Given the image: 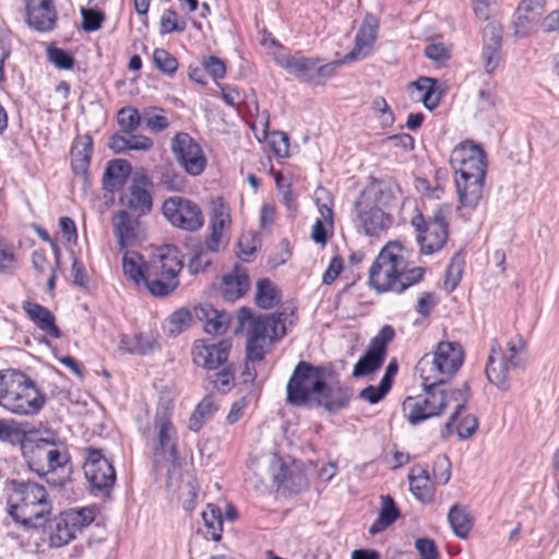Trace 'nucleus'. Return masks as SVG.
Segmentation results:
<instances>
[{
    "instance_id": "58",
    "label": "nucleus",
    "mask_w": 559,
    "mask_h": 559,
    "mask_svg": "<svg viewBox=\"0 0 559 559\" xmlns=\"http://www.w3.org/2000/svg\"><path fill=\"white\" fill-rule=\"evenodd\" d=\"M525 342L521 336H516L515 338H512L508 343V352L509 357H507V360L510 362V365L513 368H522L524 366V360L519 356L520 353L524 349Z\"/></svg>"
},
{
    "instance_id": "23",
    "label": "nucleus",
    "mask_w": 559,
    "mask_h": 559,
    "mask_svg": "<svg viewBox=\"0 0 559 559\" xmlns=\"http://www.w3.org/2000/svg\"><path fill=\"white\" fill-rule=\"evenodd\" d=\"M350 399V389L341 383L338 374L332 369V374L326 380L322 391L318 393L314 402L326 411L335 413L345 408Z\"/></svg>"
},
{
    "instance_id": "19",
    "label": "nucleus",
    "mask_w": 559,
    "mask_h": 559,
    "mask_svg": "<svg viewBox=\"0 0 559 559\" xmlns=\"http://www.w3.org/2000/svg\"><path fill=\"white\" fill-rule=\"evenodd\" d=\"M183 267V260L181 252L175 246H166L159 250V252L152 258L146 265V269L152 270L153 275L156 272L166 274L168 277V284L162 285L155 284L158 287L157 292H162L165 288H177L179 286V273Z\"/></svg>"
},
{
    "instance_id": "53",
    "label": "nucleus",
    "mask_w": 559,
    "mask_h": 559,
    "mask_svg": "<svg viewBox=\"0 0 559 559\" xmlns=\"http://www.w3.org/2000/svg\"><path fill=\"white\" fill-rule=\"evenodd\" d=\"M537 21L538 19L536 16L520 12L518 9L513 21L514 36L518 38L528 36L533 32Z\"/></svg>"
},
{
    "instance_id": "16",
    "label": "nucleus",
    "mask_w": 559,
    "mask_h": 559,
    "mask_svg": "<svg viewBox=\"0 0 559 559\" xmlns=\"http://www.w3.org/2000/svg\"><path fill=\"white\" fill-rule=\"evenodd\" d=\"M395 336V331L391 325H384L379 333L371 338L366 353L355 364L353 369L354 378H361L374 373L383 365L388 344Z\"/></svg>"
},
{
    "instance_id": "14",
    "label": "nucleus",
    "mask_w": 559,
    "mask_h": 559,
    "mask_svg": "<svg viewBox=\"0 0 559 559\" xmlns=\"http://www.w3.org/2000/svg\"><path fill=\"white\" fill-rule=\"evenodd\" d=\"M162 212L174 227L186 231H198L204 225V215L200 205L180 195L167 198L163 202Z\"/></svg>"
},
{
    "instance_id": "9",
    "label": "nucleus",
    "mask_w": 559,
    "mask_h": 559,
    "mask_svg": "<svg viewBox=\"0 0 559 559\" xmlns=\"http://www.w3.org/2000/svg\"><path fill=\"white\" fill-rule=\"evenodd\" d=\"M25 457L29 468L40 477L60 473L58 479H47V483L62 485L69 478L70 457L61 443L39 438L25 452Z\"/></svg>"
},
{
    "instance_id": "7",
    "label": "nucleus",
    "mask_w": 559,
    "mask_h": 559,
    "mask_svg": "<svg viewBox=\"0 0 559 559\" xmlns=\"http://www.w3.org/2000/svg\"><path fill=\"white\" fill-rule=\"evenodd\" d=\"M394 197L381 183L366 188L356 201L357 218L366 235L378 237L392 225V216L385 212Z\"/></svg>"
},
{
    "instance_id": "59",
    "label": "nucleus",
    "mask_w": 559,
    "mask_h": 559,
    "mask_svg": "<svg viewBox=\"0 0 559 559\" xmlns=\"http://www.w3.org/2000/svg\"><path fill=\"white\" fill-rule=\"evenodd\" d=\"M202 66L214 80L223 79L226 74L225 62L218 57L209 56L203 58Z\"/></svg>"
},
{
    "instance_id": "49",
    "label": "nucleus",
    "mask_w": 559,
    "mask_h": 559,
    "mask_svg": "<svg viewBox=\"0 0 559 559\" xmlns=\"http://www.w3.org/2000/svg\"><path fill=\"white\" fill-rule=\"evenodd\" d=\"M117 120L120 126L119 131H136L140 127L143 116L135 107H123L118 111Z\"/></svg>"
},
{
    "instance_id": "46",
    "label": "nucleus",
    "mask_w": 559,
    "mask_h": 559,
    "mask_svg": "<svg viewBox=\"0 0 559 559\" xmlns=\"http://www.w3.org/2000/svg\"><path fill=\"white\" fill-rule=\"evenodd\" d=\"M25 438V432L12 419L0 418V442L16 445Z\"/></svg>"
},
{
    "instance_id": "31",
    "label": "nucleus",
    "mask_w": 559,
    "mask_h": 559,
    "mask_svg": "<svg viewBox=\"0 0 559 559\" xmlns=\"http://www.w3.org/2000/svg\"><path fill=\"white\" fill-rule=\"evenodd\" d=\"M28 24L39 32L53 29L57 12L52 0H41L37 7L27 9Z\"/></svg>"
},
{
    "instance_id": "22",
    "label": "nucleus",
    "mask_w": 559,
    "mask_h": 559,
    "mask_svg": "<svg viewBox=\"0 0 559 559\" xmlns=\"http://www.w3.org/2000/svg\"><path fill=\"white\" fill-rule=\"evenodd\" d=\"M153 188L152 179L144 170L136 171L128 188L126 195V205L139 215L148 214L152 211L153 200L151 190Z\"/></svg>"
},
{
    "instance_id": "29",
    "label": "nucleus",
    "mask_w": 559,
    "mask_h": 559,
    "mask_svg": "<svg viewBox=\"0 0 559 559\" xmlns=\"http://www.w3.org/2000/svg\"><path fill=\"white\" fill-rule=\"evenodd\" d=\"M249 275L245 269L236 265L231 273L226 274L222 281V296L226 301L241 298L249 289Z\"/></svg>"
},
{
    "instance_id": "11",
    "label": "nucleus",
    "mask_w": 559,
    "mask_h": 559,
    "mask_svg": "<svg viewBox=\"0 0 559 559\" xmlns=\"http://www.w3.org/2000/svg\"><path fill=\"white\" fill-rule=\"evenodd\" d=\"M450 210V205L443 204L427 218L421 213H417L412 218L411 225L416 231L420 253L431 255L445 246L449 237L447 216Z\"/></svg>"
},
{
    "instance_id": "25",
    "label": "nucleus",
    "mask_w": 559,
    "mask_h": 559,
    "mask_svg": "<svg viewBox=\"0 0 559 559\" xmlns=\"http://www.w3.org/2000/svg\"><path fill=\"white\" fill-rule=\"evenodd\" d=\"M111 223L112 233L117 238V243L121 250L134 246L141 238V222L128 211H118L112 216Z\"/></svg>"
},
{
    "instance_id": "6",
    "label": "nucleus",
    "mask_w": 559,
    "mask_h": 559,
    "mask_svg": "<svg viewBox=\"0 0 559 559\" xmlns=\"http://www.w3.org/2000/svg\"><path fill=\"white\" fill-rule=\"evenodd\" d=\"M464 360L462 346L456 342H440L433 353L425 354L416 370L424 388L439 386L451 379Z\"/></svg>"
},
{
    "instance_id": "30",
    "label": "nucleus",
    "mask_w": 559,
    "mask_h": 559,
    "mask_svg": "<svg viewBox=\"0 0 559 559\" xmlns=\"http://www.w3.org/2000/svg\"><path fill=\"white\" fill-rule=\"evenodd\" d=\"M28 318L47 335L59 338V328L56 325L53 313L46 307L32 301H24L22 306Z\"/></svg>"
},
{
    "instance_id": "39",
    "label": "nucleus",
    "mask_w": 559,
    "mask_h": 559,
    "mask_svg": "<svg viewBox=\"0 0 559 559\" xmlns=\"http://www.w3.org/2000/svg\"><path fill=\"white\" fill-rule=\"evenodd\" d=\"M155 341L150 335H122L118 345L121 353L146 355L152 352Z\"/></svg>"
},
{
    "instance_id": "37",
    "label": "nucleus",
    "mask_w": 559,
    "mask_h": 559,
    "mask_svg": "<svg viewBox=\"0 0 559 559\" xmlns=\"http://www.w3.org/2000/svg\"><path fill=\"white\" fill-rule=\"evenodd\" d=\"M448 521L453 533L459 538H466L473 527V518L467 507L455 503L448 513Z\"/></svg>"
},
{
    "instance_id": "45",
    "label": "nucleus",
    "mask_w": 559,
    "mask_h": 559,
    "mask_svg": "<svg viewBox=\"0 0 559 559\" xmlns=\"http://www.w3.org/2000/svg\"><path fill=\"white\" fill-rule=\"evenodd\" d=\"M17 258L14 245L0 235V273L10 274L16 269Z\"/></svg>"
},
{
    "instance_id": "61",
    "label": "nucleus",
    "mask_w": 559,
    "mask_h": 559,
    "mask_svg": "<svg viewBox=\"0 0 559 559\" xmlns=\"http://www.w3.org/2000/svg\"><path fill=\"white\" fill-rule=\"evenodd\" d=\"M143 121L147 129L154 133H159L166 130L169 126V121L166 116L158 115L153 111H145L143 114Z\"/></svg>"
},
{
    "instance_id": "63",
    "label": "nucleus",
    "mask_w": 559,
    "mask_h": 559,
    "mask_svg": "<svg viewBox=\"0 0 559 559\" xmlns=\"http://www.w3.org/2000/svg\"><path fill=\"white\" fill-rule=\"evenodd\" d=\"M425 56L438 63H444L451 58V51L441 43L430 44L425 48Z\"/></svg>"
},
{
    "instance_id": "52",
    "label": "nucleus",
    "mask_w": 559,
    "mask_h": 559,
    "mask_svg": "<svg viewBox=\"0 0 559 559\" xmlns=\"http://www.w3.org/2000/svg\"><path fill=\"white\" fill-rule=\"evenodd\" d=\"M465 411L466 408L461 413L456 421L453 424V427L455 426L457 436L461 440L471 438L478 429L477 417L472 414H466L463 416Z\"/></svg>"
},
{
    "instance_id": "35",
    "label": "nucleus",
    "mask_w": 559,
    "mask_h": 559,
    "mask_svg": "<svg viewBox=\"0 0 559 559\" xmlns=\"http://www.w3.org/2000/svg\"><path fill=\"white\" fill-rule=\"evenodd\" d=\"M147 262L133 250H127L122 257V270L126 277L135 285L145 284Z\"/></svg>"
},
{
    "instance_id": "41",
    "label": "nucleus",
    "mask_w": 559,
    "mask_h": 559,
    "mask_svg": "<svg viewBox=\"0 0 559 559\" xmlns=\"http://www.w3.org/2000/svg\"><path fill=\"white\" fill-rule=\"evenodd\" d=\"M223 368L206 378L209 385L222 394L228 393L235 386V369L233 364H225Z\"/></svg>"
},
{
    "instance_id": "21",
    "label": "nucleus",
    "mask_w": 559,
    "mask_h": 559,
    "mask_svg": "<svg viewBox=\"0 0 559 559\" xmlns=\"http://www.w3.org/2000/svg\"><path fill=\"white\" fill-rule=\"evenodd\" d=\"M173 406L167 403L159 405L154 417L156 431L155 453H169L170 457H177V430L171 421Z\"/></svg>"
},
{
    "instance_id": "33",
    "label": "nucleus",
    "mask_w": 559,
    "mask_h": 559,
    "mask_svg": "<svg viewBox=\"0 0 559 559\" xmlns=\"http://www.w3.org/2000/svg\"><path fill=\"white\" fill-rule=\"evenodd\" d=\"M131 165L126 159L110 160L103 176V187L109 192L120 190L131 174Z\"/></svg>"
},
{
    "instance_id": "48",
    "label": "nucleus",
    "mask_w": 559,
    "mask_h": 559,
    "mask_svg": "<svg viewBox=\"0 0 559 559\" xmlns=\"http://www.w3.org/2000/svg\"><path fill=\"white\" fill-rule=\"evenodd\" d=\"M192 316L189 310L181 308L176 310L167 320L168 334L177 336L191 324Z\"/></svg>"
},
{
    "instance_id": "1",
    "label": "nucleus",
    "mask_w": 559,
    "mask_h": 559,
    "mask_svg": "<svg viewBox=\"0 0 559 559\" xmlns=\"http://www.w3.org/2000/svg\"><path fill=\"white\" fill-rule=\"evenodd\" d=\"M426 269L415 266L407 270L405 248L400 241H389L379 252L368 271L369 286L379 294H402L418 284Z\"/></svg>"
},
{
    "instance_id": "43",
    "label": "nucleus",
    "mask_w": 559,
    "mask_h": 559,
    "mask_svg": "<svg viewBox=\"0 0 559 559\" xmlns=\"http://www.w3.org/2000/svg\"><path fill=\"white\" fill-rule=\"evenodd\" d=\"M216 409L217 406L215 405L212 396L206 395L203 397L189 419V429L198 432L203 426V423L209 419Z\"/></svg>"
},
{
    "instance_id": "28",
    "label": "nucleus",
    "mask_w": 559,
    "mask_h": 559,
    "mask_svg": "<svg viewBox=\"0 0 559 559\" xmlns=\"http://www.w3.org/2000/svg\"><path fill=\"white\" fill-rule=\"evenodd\" d=\"M92 154V136L88 134L76 136L71 148V168L75 175L86 178Z\"/></svg>"
},
{
    "instance_id": "5",
    "label": "nucleus",
    "mask_w": 559,
    "mask_h": 559,
    "mask_svg": "<svg viewBox=\"0 0 559 559\" xmlns=\"http://www.w3.org/2000/svg\"><path fill=\"white\" fill-rule=\"evenodd\" d=\"M45 402V394L25 373L13 369L0 372V406L8 412L35 415Z\"/></svg>"
},
{
    "instance_id": "17",
    "label": "nucleus",
    "mask_w": 559,
    "mask_h": 559,
    "mask_svg": "<svg viewBox=\"0 0 559 559\" xmlns=\"http://www.w3.org/2000/svg\"><path fill=\"white\" fill-rule=\"evenodd\" d=\"M231 225L230 209L223 198L217 197L212 201L210 216V234L204 239V248L209 252L216 253L228 243V233Z\"/></svg>"
},
{
    "instance_id": "27",
    "label": "nucleus",
    "mask_w": 559,
    "mask_h": 559,
    "mask_svg": "<svg viewBox=\"0 0 559 559\" xmlns=\"http://www.w3.org/2000/svg\"><path fill=\"white\" fill-rule=\"evenodd\" d=\"M135 131H118L110 136L109 147L117 154L128 151L147 152L153 147V140Z\"/></svg>"
},
{
    "instance_id": "56",
    "label": "nucleus",
    "mask_w": 559,
    "mask_h": 559,
    "mask_svg": "<svg viewBox=\"0 0 559 559\" xmlns=\"http://www.w3.org/2000/svg\"><path fill=\"white\" fill-rule=\"evenodd\" d=\"M49 61L61 70H70L74 67L75 60L71 53L58 47H49L47 50Z\"/></svg>"
},
{
    "instance_id": "51",
    "label": "nucleus",
    "mask_w": 559,
    "mask_h": 559,
    "mask_svg": "<svg viewBox=\"0 0 559 559\" xmlns=\"http://www.w3.org/2000/svg\"><path fill=\"white\" fill-rule=\"evenodd\" d=\"M80 13L82 16V28L85 32L98 31L106 20L105 13L100 10L82 7Z\"/></svg>"
},
{
    "instance_id": "42",
    "label": "nucleus",
    "mask_w": 559,
    "mask_h": 559,
    "mask_svg": "<svg viewBox=\"0 0 559 559\" xmlns=\"http://www.w3.org/2000/svg\"><path fill=\"white\" fill-rule=\"evenodd\" d=\"M412 85L421 92V102L428 110L435 109L440 103V93L437 90V80L421 76Z\"/></svg>"
},
{
    "instance_id": "62",
    "label": "nucleus",
    "mask_w": 559,
    "mask_h": 559,
    "mask_svg": "<svg viewBox=\"0 0 559 559\" xmlns=\"http://www.w3.org/2000/svg\"><path fill=\"white\" fill-rule=\"evenodd\" d=\"M438 304V298L435 293L431 292H425L420 294L415 310L417 313H419L421 317L427 318L430 316L432 309Z\"/></svg>"
},
{
    "instance_id": "3",
    "label": "nucleus",
    "mask_w": 559,
    "mask_h": 559,
    "mask_svg": "<svg viewBox=\"0 0 559 559\" xmlns=\"http://www.w3.org/2000/svg\"><path fill=\"white\" fill-rule=\"evenodd\" d=\"M450 164L456 175L460 204L468 209L476 207L484 192L487 168L485 152L473 142H462L453 148Z\"/></svg>"
},
{
    "instance_id": "15",
    "label": "nucleus",
    "mask_w": 559,
    "mask_h": 559,
    "mask_svg": "<svg viewBox=\"0 0 559 559\" xmlns=\"http://www.w3.org/2000/svg\"><path fill=\"white\" fill-rule=\"evenodd\" d=\"M83 471L92 490L108 493L116 481V472L112 463L103 451L95 448L85 449Z\"/></svg>"
},
{
    "instance_id": "4",
    "label": "nucleus",
    "mask_w": 559,
    "mask_h": 559,
    "mask_svg": "<svg viewBox=\"0 0 559 559\" xmlns=\"http://www.w3.org/2000/svg\"><path fill=\"white\" fill-rule=\"evenodd\" d=\"M8 497L10 516L26 528L44 526L52 510L51 501L43 485L34 481L12 480Z\"/></svg>"
},
{
    "instance_id": "2",
    "label": "nucleus",
    "mask_w": 559,
    "mask_h": 559,
    "mask_svg": "<svg viewBox=\"0 0 559 559\" xmlns=\"http://www.w3.org/2000/svg\"><path fill=\"white\" fill-rule=\"evenodd\" d=\"M437 388H424V394L406 397L403 402V408L409 424L415 426L426 419L439 416L447 406L454 404V412L445 423L442 432V437L448 438L452 435L453 424L465 409V404L471 400L472 393L466 382L448 391H438Z\"/></svg>"
},
{
    "instance_id": "18",
    "label": "nucleus",
    "mask_w": 559,
    "mask_h": 559,
    "mask_svg": "<svg viewBox=\"0 0 559 559\" xmlns=\"http://www.w3.org/2000/svg\"><path fill=\"white\" fill-rule=\"evenodd\" d=\"M171 151L187 174L199 176L204 171L206 157L199 143L189 133H177L171 140Z\"/></svg>"
},
{
    "instance_id": "20",
    "label": "nucleus",
    "mask_w": 559,
    "mask_h": 559,
    "mask_svg": "<svg viewBox=\"0 0 559 559\" xmlns=\"http://www.w3.org/2000/svg\"><path fill=\"white\" fill-rule=\"evenodd\" d=\"M231 343L222 340L217 343H206L198 340L193 343L191 355L193 364L206 370H216L228 361Z\"/></svg>"
},
{
    "instance_id": "50",
    "label": "nucleus",
    "mask_w": 559,
    "mask_h": 559,
    "mask_svg": "<svg viewBox=\"0 0 559 559\" xmlns=\"http://www.w3.org/2000/svg\"><path fill=\"white\" fill-rule=\"evenodd\" d=\"M153 62L159 71L169 76L174 75L178 69L177 59L163 48L154 50Z\"/></svg>"
},
{
    "instance_id": "64",
    "label": "nucleus",
    "mask_w": 559,
    "mask_h": 559,
    "mask_svg": "<svg viewBox=\"0 0 559 559\" xmlns=\"http://www.w3.org/2000/svg\"><path fill=\"white\" fill-rule=\"evenodd\" d=\"M415 548L421 556V558L428 559H440L438 547L433 539L423 537L415 542Z\"/></svg>"
},
{
    "instance_id": "13",
    "label": "nucleus",
    "mask_w": 559,
    "mask_h": 559,
    "mask_svg": "<svg viewBox=\"0 0 559 559\" xmlns=\"http://www.w3.org/2000/svg\"><path fill=\"white\" fill-rule=\"evenodd\" d=\"M95 519L94 511L88 508L70 509L53 518L45 527V534L51 547L68 545L87 527Z\"/></svg>"
},
{
    "instance_id": "34",
    "label": "nucleus",
    "mask_w": 559,
    "mask_h": 559,
    "mask_svg": "<svg viewBox=\"0 0 559 559\" xmlns=\"http://www.w3.org/2000/svg\"><path fill=\"white\" fill-rule=\"evenodd\" d=\"M489 31L490 36L485 39L481 52V58L487 73L493 72L499 66L502 40L500 28L491 26Z\"/></svg>"
},
{
    "instance_id": "47",
    "label": "nucleus",
    "mask_w": 559,
    "mask_h": 559,
    "mask_svg": "<svg viewBox=\"0 0 559 559\" xmlns=\"http://www.w3.org/2000/svg\"><path fill=\"white\" fill-rule=\"evenodd\" d=\"M464 267V258L461 253H456L450 261L445 277H444V287L449 292L454 290V288L459 285Z\"/></svg>"
},
{
    "instance_id": "26",
    "label": "nucleus",
    "mask_w": 559,
    "mask_h": 559,
    "mask_svg": "<svg viewBox=\"0 0 559 559\" xmlns=\"http://www.w3.org/2000/svg\"><path fill=\"white\" fill-rule=\"evenodd\" d=\"M510 362L502 353L499 343L493 340L491 343L490 355L486 366V377L488 381L501 391L510 389L509 368Z\"/></svg>"
},
{
    "instance_id": "57",
    "label": "nucleus",
    "mask_w": 559,
    "mask_h": 559,
    "mask_svg": "<svg viewBox=\"0 0 559 559\" xmlns=\"http://www.w3.org/2000/svg\"><path fill=\"white\" fill-rule=\"evenodd\" d=\"M432 476L435 481L445 485L451 477V462L445 454L438 455L433 462Z\"/></svg>"
},
{
    "instance_id": "60",
    "label": "nucleus",
    "mask_w": 559,
    "mask_h": 559,
    "mask_svg": "<svg viewBox=\"0 0 559 559\" xmlns=\"http://www.w3.org/2000/svg\"><path fill=\"white\" fill-rule=\"evenodd\" d=\"M390 389L380 381L379 385H368L359 392V397L370 404H376L384 399Z\"/></svg>"
},
{
    "instance_id": "8",
    "label": "nucleus",
    "mask_w": 559,
    "mask_h": 559,
    "mask_svg": "<svg viewBox=\"0 0 559 559\" xmlns=\"http://www.w3.org/2000/svg\"><path fill=\"white\" fill-rule=\"evenodd\" d=\"M298 317L292 308L289 312H274L257 317L248 332L246 344V359L249 361H261L265 356L263 343L269 340L271 343L283 338L287 333V326L296 323Z\"/></svg>"
},
{
    "instance_id": "10",
    "label": "nucleus",
    "mask_w": 559,
    "mask_h": 559,
    "mask_svg": "<svg viewBox=\"0 0 559 559\" xmlns=\"http://www.w3.org/2000/svg\"><path fill=\"white\" fill-rule=\"evenodd\" d=\"M331 374L330 367L300 360L287 382L286 402L293 406H305L314 401Z\"/></svg>"
},
{
    "instance_id": "12",
    "label": "nucleus",
    "mask_w": 559,
    "mask_h": 559,
    "mask_svg": "<svg viewBox=\"0 0 559 559\" xmlns=\"http://www.w3.org/2000/svg\"><path fill=\"white\" fill-rule=\"evenodd\" d=\"M275 62L300 82L311 85H323L343 64V61L322 64L320 58L305 57L299 52L295 55L278 53L275 56Z\"/></svg>"
},
{
    "instance_id": "44",
    "label": "nucleus",
    "mask_w": 559,
    "mask_h": 559,
    "mask_svg": "<svg viewBox=\"0 0 559 559\" xmlns=\"http://www.w3.org/2000/svg\"><path fill=\"white\" fill-rule=\"evenodd\" d=\"M415 468L412 469L409 478V489L412 493L424 503H430L433 500L435 488L430 483V478L415 477Z\"/></svg>"
},
{
    "instance_id": "38",
    "label": "nucleus",
    "mask_w": 559,
    "mask_h": 559,
    "mask_svg": "<svg viewBox=\"0 0 559 559\" xmlns=\"http://www.w3.org/2000/svg\"><path fill=\"white\" fill-rule=\"evenodd\" d=\"M202 519L205 526V537L214 542L222 539L224 519L221 509L215 504H207L202 512Z\"/></svg>"
},
{
    "instance_id": "54",
    "label": "nucleus",
    "mask_w": 559,
    "mask_h": 559,
    "mask_svg": "<svg viewBox=\"0 0 559 559\" xmlns=\"http://www.w3.org/2000/svg\"><path fill=\"white\" fill-rule=\"evenodd\" d=\"M186 27V22L178 21V13L175 10L167 9L164 11L160 17L162 34L182 33L185 32Z\"/></svg>"
},
{
    "instance_id": "32",
    "label": "nucleus",
    "mask_w": 559,
    "mask_h": 559,
    "mask_svg": "<svg viewBox=\"0 0 559 559\" xmlns=\"http://www.w3.org/2000/svg\"><path fill=\"white\" fill-rule=\"evenodd\" d=\"M195 313L204 322L205 332L213 335L225 333L231 319L228 312L219 311L209 304L198 307Z\"/></svg>"
},
{
    "instance_id": "40",
    "label": "nucleus",
    "mask_w": 559,
    "mask_h": 559,
    "mask_svg": "<svg viewBox=\"0 0 559 559\" xmlns=\"http://www.w3.org/2000/svg\"><path fill=\"white\" fill-rule=\"evenodd\" d=\"M280 289L269 280L262 278L257 283L255 304L259 308L271 309L281 301Z\"/></svg>"
},
{
    "instance_id": "24",
    "label": "nucleus",
    "mask_w": 559,
    "mask_h": 559,
    "mask_svg": "<svg viewBox=\"0 0 559 559\" xmlns=\"http://www.w3.org/2000/svg\"><path fill=\"white\" fill-rule=\"evenodd\" d=\"M379 28V21L372 14H366L355 36V46L350 52H348L344 62L360 60L366 58L377 39Z\"/></svg>"
},
{
    "instance_id": "36",
    "label": "nucleus",
    "mask_w": 559,
    "mask_h": 559,
    "mask_svg": "<svg viewBox=\"0 0 559 559\" xmlns=\"http://www.w3.org/2000/svg\"><path fill=\"white\" fill-rule=\"evenodd\" d=\"M381 501L382 503L379 515L369 527V533L371 535L381 533L401 516V512L391 496H381Z\"/></svg>"
},
{
    "instance_id": "55",
    "label": "nucleus",
    "mask_w": 559,
    "mask_h": 559,
    "mask_svg": "<svg viewBox=\"0 0 559 559\" xmlns=\"http://www.w3.org/2000/svg\"><path fill=\"white\" fill-rule=\"evenodd\" d=\"M168 277H166V274L156 272V275H153L152 270L146 269V281H145V287L147 290L155 297H166L169 294H171L177 288H165L162 292H157L158 287L155 286V284H162L167 285L168 284Z\"/></svg>"
}]
</instances>
